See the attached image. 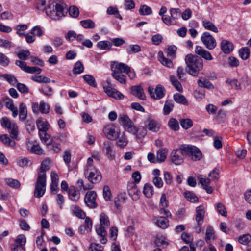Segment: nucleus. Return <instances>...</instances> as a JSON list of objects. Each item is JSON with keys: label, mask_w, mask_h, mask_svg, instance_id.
Returning a JSON list of instances; mask_svg holds the SVG:
<instances>
[{"label": "nucleus", "mask_w": 251, "mask_h": 251, "mask_svg": "<svg viewBox=\"0 0 251 251\" xmlns=\"http://www.w3.org/2000/svg\"><path fill=\"white\" fill-rule=\"evenodd\" d=\"M0 141L5 145L14 147L16 143L15 141L10 139L9 136L6 134H3L0 136Z\"/></svg>", "instance_id": "ea45409f"}, {"label": "nucleus", "mask_w": 251, "mask_h": 251, "mask_svg": "<svg viewBox=\"0 0 251 251\" xmlns=\"http://www.w3.org/2000/svg\"><path fill=\"white\" fill-rule=\"evenodd\" d=\"M139 13L142 15H150L152 13V10L150 7L146 5H144L140 7L139 9Z\"/></svg>", "instance_id": "0e129e2a"}, {"label": "nucleus", "mask_w": 251, "mask_h": 251, "mask_svg": "<svg viewBox=\"0 0 251 251\" xmlns=\"http://www.w3.org/2000/svg\"><path fill=\"white\" fill-rule=\"evenodd\" d=\"M104 149L105 151V153L107 157L109 160H114L115 159V152L112 150L111 143L107 142L104 143Z\"/></svg>", "instance_id": "bb28decb"}, {"label": "nucleus", "mask_w": 251, "mask_h": 251, "mask_svg": "<svg viewBox=\"0 0 251 251\" xmlns=\"http://www.w3.org/2000/svg\"><path fill=\"white\" fill-rule=\"evenodd\" d=\"M184 152L181 150V146L179 148L173 150L171 153L170 159L172 163L176 165L182 164L184 161Z\"/></svg>", "instance_id": "0eeeda50"}, {"label": "nucleus", "mask_w": 251, "mask_h": 251, "mask_svg": "<svg viewBox=\"0 0 251 251\" xmlns=\"http://www.w3.org/2000/svg\"><path fill=\"white\" fill-rule=\"evenodd\" d=\"M180 124L183 128L187 129L192 126L193 121L189 118L182 119L180 120Z\"/></svg>", "instance_id": "c03bdc74"}, {"label": "nucleus", "mask_w": 251, "mask_h": 251, "mask_svg": "<svg viewBox=\"0 0 251 251\" xmlns=\"http://www.w3.org/2000/svg\"><path fill=\"white\" fill-rule=\"evenodd\" d=\"M202 25L207 30H210L215 33L218 32V28L211 22L203 21Z\"/></svg>", "instance_id": "4c0bfd02"}, {"label": "nucleus", "mask_w": 251, "mask_h": 251, "mask_svg": "<svg viewBox=\"0 0 251 251\" xmlns=\"http://www.w3.org/2000/svg\"><path fill=\"white\" fill-rule=\"evenodd\" d=\"M111 192L110 188L107 185H105L103 188V196L104 200L109 201L111 200Z\"/></svg>", "instance_id": "4d7b16f0"}, {"label": "nucleus", "mask_w": 251, "mask_h": 251, "mask_svg": "<svg viewBox=\"0 0 251 251\" xmlns=\"http://www.w3.org/2000/svg\"><path fill=\"white\" fill-rule=\"evenodd\" d=\"M107 13L109 15H114L116 18H119L120 20L122 19V17L121 16L119 11L116 7L112 6L109 7L107 9Z\"/></svg>", "instance_id": "6e6d98bb"}, {"label": "nucleus", "mask_w": 251, "mask_h": 251, "mask_svg": "<svg viewBox=\"0 0 251 251\" xmlns=\"http://www.w3.org/2000/svg\"><path fill=\"white\" fill-rule=\"evenodd\" d=\"M56 11L55 16L51 14L50 17L55 20H59L61 17L64 16V8L63 6L59 3H56L55 7Z\"/></svg>", "instance_id": "b1692460"}, {"label": "nucleus", "mask_w": 251, "mask_h": 251, "mask_svg": "<svg viewBox=\"0 0 251 251\" xmlns=\"http://www.w3.org/2000/svg\"><path fill=\"white\" fill-rule=\"evenodd\" d=\"M195 52L200 57H201L206 60L210 61L213 59L211 53L201 46H196L195 49Z\"/></svg>", "instance_id": "ddd939ff"}, {"label": "nucleus", "mask_w": 251, "mask_h": 251, "mask_svg": "<svg viewBox=\"0 0 251 251\" xmlns=\"http://www.w3.org/2000/svg\"><path fill=\"white\" fill-rule=\"evenodd\" d=\"M126 50L128 54L136 53L141 50V47L138 45H130L126 49Z\"/></svg>", "instance_id": "de8ad7c7"}, {"label": "nucleus", "mask_w": 251, "mask_h": 251, "mask_svg": "<svg viewBox=\"0 0 251 251\" xmlns=\"http://www.w3.org/2000/svg\"><path fill=\"white\" fill-rule=\"evenodd\" d=\"M112 77L121 84L126 83V77L122 73L130 72V67L126 64L118 62H113L111 65Z\"/></svg>", "instance_id": "f03ea898"}, {"label": "nucleus", "mask_w": 251, "mask_h": 251, "mask_svg": "<svg viewBox=\"0 0 251 251\" xmlns=\"http://www.w3.org/2000/svg\"><path fill=\"white\" fill-rule=\"evenodd\" d=\"M148 91L151 97L153 99L159 100L164 97L165 94V90L164 87L161 85H157L154 89L151 86L148 88Z\"/></svg>", "instance_id": "9b49d317"}, {"label": "nucleus", "mask_w": 251, "mask_h": 251, "mask_svg": "<svg viewBox=\"0 0 251 251\" xmlns=\"http://www.w3.org/2000/svg\"><path fill=\"white\" fill-rule=\"evenodd\" d=\"M185 197L187 200L191 202H196L198 201V197L195 195L194 193L191 192H186L184 193Z\"/></svg>", "instance_id": "052dcab7"}, {"label": "nucleus", "mask_w": 251, "mask_h": 251, "mask_svg": "<svg viewBox=\"0 0 251 251\" xmlns=\"http://www.w3.org/2000/svg\"><path fill=\"white\" fill-rule=\"evenodd\" d=\"M27 116V108L24 103H20L19 105V119L21 121H24Z\"/></svg>", "instance_id": "7c9ffc66"}, {"label": "nucleus", "mask_w": 251, "mask_h": 251, "mask_svg": "<svg viewBox=\"0 0 251 251\" xmlns=\"http://www.w3.org/2000/svg\"><path fill=\"white\" fill-rule=\"evenodd\" d=\"M170 81L176 90L179 92H182L183 88L181 83L178 81L175 76L171 75L170 77Z\"/></svg>", "instance_id": "e433bc0d"}, {"label": "nucleus", "mask_w": 251, "mask_h": 251, "mask_svg": "<svg viewBox=\"0 0 251 251\" xmlns=\"http://www.w3.org/2000/svg\"><path fill=\"white\" fill-rule=\"evenodd\" d=\"M104 247L98 243H92L89 247L90 251H103Z\"/></svg>", "instance_id": "774afa93"}, {"label": "nucleus", "mask_w": 251, "mask_h": 251, "mask_svg": "<svg viewBox=\"0 0 251 251\" xmlns=\"http://www.w3.org/2000/svg\"><path fill=\"white\" fill-rule=\"evenodd\" d=\"M156 225L163 229L167 228L169 226V220L166 218L158 216L154 218Z\"/></svg>", "instance_id": "5701e85b"}, {"label": "nucleus", "mask_w": 251, "mask_h": 251, "mask_svg": "<svg viewBox=\"0 0 251 251\" xmlns=\"http://www.w3.org/2000/svg\"><path fill=\"white\" fill-rule=\"evenodd\" d=\"M69 198L74 202H77L80 198V194L76 193V189L74 186H70L69 189Z\"/></svg>", "instance_id": "cd10ccee"}, {"label": "nucleus", "mask_w": 251, "mask_h": 251, "mask_svg": "<svg viewBox=\"0 0 251 251\" xmlns=\"http://www.w3.org/2000/svg\"><path fill=\"white\" fill-rule=\"evenodd\" d=\"M72 211L74 215L81 219L84 218L86 216L85 212L76 205L72 206Z\"/></svg>", "instance_id": "58836bf2"}, {"label": "nucleus", "mask_w": 251, "mask_h": 251, "mask_svg": "<svg viewBox=\"0 0 251 251\" xmlns=\"http://www.w3.org/2000/svg\"><path fill=\"white\" fill-rule=\"evenodd\" d=\"M146 126L147 129L153 132L157 131L159 128V126L156 122L152 119L148 120V124L146 125Z\"/></svg>", "instance_id": "473e14b6"}, {"label": "nucleus", "mask_w": 251, "mask_h": 251, "mask_svg": "<svg viewBox=\"0 0 251 251\" xmlns=\"http://www.w3.org/2000/svg\"><path fill=\"white\" fill-rule=\"evenodd\" d=\"M201 40L205 47L209 50H212L217 46L215 39L208 32L202 34L201 36Z\"/></svg>", "instance_id": "9d476101"}, {"label": "nucleus", "mask_w": 251, "mask_h": 251, "mask_svg": "<svg viewBox=\"0 0 251 251\" xmlns=\"http://www.w3.org/2000/svg\"><path fill=\"white\" fill-rule=\"evenodd\" d=\"M41 93L45 96H50L53 93V90L51 87L47 85H43L40 89Z\"/></svg>", "instance_id": "3c124183"}, {"label": "nucleus", "mask_w": 251, "mask_h": 251, "mask_svg": "<svg viewBox=\"0 0 251 251\" xmlns=\"http://www.w3.org/2000/svg\"><path fill=\"white\" fill-rule=\"evenodd\" d=\"M84 69L82 62L78 61L75 64L73 71L74 74H80L83 72Z\"/></svg>", "instance_id": "79ce46f5"}, {"label": "nucleus", "mask_w": 251, "mask_h": 251, "mask_svg": "<svg viewBox=\"0 0 251 251\" xmlns=\"http://www.w3.org/2000/svg\"><path fill=\"white\" fill-rule=\"evenodd\" d=\"M216 208L218 213L224 217L227 216V211L226 207L221 203H218L216 205Z\"/></svg>", "instance_id": "bf43d9fd"}, {"label": "nucleus", "mask_w": 251, "mask_h": 251, "mask_svg": "<svg viewBox=\"0 0 251 251\" xmlns=\"http://www.w3.org/2000/svg\"><path fill=\"white\" fill-rule=\"evenodd\" d=\"M84 175L92 184H96L101 180L102 176L100 172L97 168L91 170H85Z\"/></svg>", "instance_id": "1a4fd4ad"}, {"label": "nucleus", "mask_w": 251, "mask_h": 251, "mask_svg": "<svg viewBox=\"0 0 251 251\" xmlns=\"http://www.w3.org/2000/svg\"><path fill=\"white\" fill-rule=\"evenodd\" d=\"M215 238V231L213 227L208 225L206 229L205 241L208 244H211Z\"/></svg>", "instance_id": "412c9836"}, {"label": "nucleus", "mask_w": 251, "mask_h": 251, "mask_svg": "<svg viewBox=\"0 0 251 251\" xmlns=\"http://www.w3.org/2000/svg\"><path fill=\"white\" fill-rule=\"evenodd\" d=\"M159 61L161 62V63L167 67L168 68H173V63L172 61L168 58H167L163 56L162 52H159Z\"/></svg>", "instance_id": "72a5a7b5"}, {"label": "nucleus", "mask_w": 251, "mask_h": 251, "mask_svg": "<svg viewBox=\"0 0 251 251\" xmlns=\"http://www.w3.org/2000/svg\"><path fill=\"white\" fill-rule=\"evenodd\" d=\"M50 161L49 159H45L42 161L41 164L40 171L38 175H44L45 178H46V172L50 169Z\"/></svg>", "instance_id": "c756f323"}, {"label": "nucleus", "mask_w": 251, "mask_h": 251, "mask_svg": "<svg viewBox=\"0 0 251 251\" xmlns=\"http://www.w3.org/2000/svg\"><path fill=\"white\" fill-rule=\"evenodd\" d=\"M155 243L158 248L162 247V248H165L168 245V243L166 241L165 237L161 236L157 237L155 240Z\"/></svg>", "instance_id": "49530a36"}, {"label": "nucleus", "mask_w": 251, "mask_h": 251, "mask_svg": "<svg viewBox=\"0 0 251 251\" xmlns=\"http://www.w3.org/2000/svg\"><path fill=\"white\" fill-rule=\"evenodd\" d=\"M169 126L173 130L177 131L179 128V123L175 118H171L168 122Z\"/></svg>", "instance_id": "864d4df0"}, {"label": "nucleus", "mask_w": 251, "mask_h": 251, "mask_svg": "<svg viewBox=\"0 0 251 251\" xmlns=\"http://www.w3.org/2000/svg\"><path fill=\"white\" fill-rule=\"evenodd\" d=\"M46 178L44 175H38L37 181L35 184L34 195L36 198L42 197L46 191Z\"/></svg>", "instance_id": "39448f33"}, {"label": "nucleus", "mask_w": 251, "mask_h": 251, "mask_svg": "<svg viewBox=\"0 0 251 251\" xmlns=\"http://www.w3.org/2000/svg\"><path fill=\"white\" fill-rule=\"evenodd\" d=\"M105 228L106 227L104 226L99 225L96 228L97 234L101 238L100 241L102 244H105L107 242V240L106 238L107 233L105 230Z\"/></svg>", "instance_id": "6ab92c4d"}, {"label": "nucleus", "mask_w": 251, "mask_h": 251, "mask_svg": "<svg viewBox=\"0 0 251 251\" xmlns=\"http://www.w3.org/2000/svg\"><path fill=\"white\" fill-rule=\"evenodd\" d=\"M239 54L242 59L246 60L249 58L250 50L248 48H243L239 50Z\"/></svg>", "instance_id": "13d9d810"}, {"label": "nucleus", "mask_w": 251, "mask_h": 251, "mask_svg": "<svg viewBox=\"0 0 251 251\" xmlns=\"http://www.w3.org/2000/svg\"><path fill=\"white\" fill-rule=\"evenodd\" d=\"M143 193L147 198H151L154 193L153 187L150 184H146L144 187Z\"/></svg>", "instance_id": "2f4dec72"}, {"label": "nucleus", "mask_w": 251, "mask_h": 251, "mask_svg": "<svg viewBox=\"0 0 251 251\" xmlns=\"http://www.w3.org/2000/svg\"><path fill=\"white\" fill-rule=\"evenodd\" d=\"M205 213V208L201 205L196 208L195 219L198 225H201L203 223V219Z\"/></svg>", "instance_id": "2eb2a0df"}, {"label": "nucleus", "mask_w": 251, "mask_h": 251, "mask_svg": "<svg viewBox=\"0 0 251 251\" xmlns=\"http://www.w3.org/2000/svg\"><path fill=\"white\" fill-rule=\"evenodd\" d=\"M103 89L108 96L116 99L121 100L124 97L121 92L113 87L112 84L109 79L106 80V85L103 86Z\"/></svg>", "instance_id": "6e6552de"}, {"label": "nucleus", "mask_w": 251, "mask_h": 251, "mask_svg": "<svg viewBox=\"0 0 251 251\" xmlns=\"http://www.w3.org/2000/svg\"><path fill=\"white\" fill-rule=\"evenodd\" d=\"M81 25L84 28H93L95 26V23L90 19L84 20L80 22Z\"/></svg>", "instance_id": "a19ab883"}, {"label": "nucleus", "mask_w": 251, "mask_h": 251, "mask_svg": "<svg viewBox=\"0 0 251 251\" xmlns=\"http://www.w3.org/2000/svg\"><path fill=\"white\" fill-rule=\"evenodd\" d=\"M5 181L7 185L13 188H18L20 186V183L16 179L6 178Z\"/></svg>", "instance_id": "a18cd8bd"}, {"label": "nucleus", "mask_w": 251, "mask_h": 251, "mask_svg": "<svg viewBox=\"0 0 251 251\" xmlns=\"http://www.w3.org/2000/svg\"><path fill=\"white\" fill-rule=\"evenodd\" d=\"M1 125L2 127L7 128L13 139H16L18 135V127L17 125L6 117H3L0 120Z\"/></svg>", "instance_id": "20e7f679"}, {"label": "nucleus", "mask_w": 251, "mask_h": 251, "mask_svg": "<svg viewBox=\"0 0 251 251\" xmlns=\"http://www.w3.org/2000/svg\"><path fill=\"white\" fill-rule=\"evenodd\" d=\"M27 149L31 153H35L38 155L44 154V150L40 147V146L31 141H28L26 142Z\"/></svg>", "instance_id": "dca6fc26"}, {"label": "nucleus", "mask_w": 251, "mask_h": 251, "mask_svg": "<svg viewBox=\"0 0 251 251\" xmlns=\"http://www.w3.org/2000/svg\"><path fill=\"white\" fill-rule=\"evenodd\" d=\"M251 240V236L248 234L243 235L238 238L239 242L243 245H247Z\"/></svg>", "instance_id": "69168bd1"}, {"label": "nucleus", "mask_w": 251, "mask_h": 251, "mask_svg": "<svg viewBox=\"0 0 251 251\" xmlns=\"http://www.w3.org/2000/svg\"><path fill=\"white\" fill-rule=\"evenodd\" d=\"M37 126L40 132H46L50 127V125L48 122L42 118H39L36 121Z\"/></svg>", "instance_id": "393cba45"}, {"label": "nucleus", "mask_w": 251, "mask_h": 251, "mask_svg": "<svg viewBox=\"0 0 251 251\" xmlns=\"http://www.w3.org/2000/svg\"><path fill=\"white\" fill-rule=\"evenodd\" d=\"M49 105L43 101L40 102L39 104V111L43 114H47L49 112Z\"/></svg>", "instance_id": "338daca9"}, {"label": "nucleus", "mask_w": 251, "mask_h": 251, "mask_svg": "<svg viewBox=\"0 0 251 251\" xmlns=\"http://www.w3.org/2000/svg\"><path fill=\"white\" fill-rule=\"evenodd\" d=\"M39 135L40 139L43 143H44L47 146L51 145L52 140L50 139V135L48 134H47V131L40 132L39 133Z\"/></svg>", "instance_id": "f704fd0d"}, {"label": "nucleus", "mask_w": 251, "mask_h": 251, "mask_svg": "<svg viewBox=\"0 0 251 251\" xmlns=\"http://www.w3.org/2000/svg\"><path fill=\"white\" fill-rule=\"evenodd\" d=\"M28 28V25L26 24L19 25L16 27L17 30V34L19 36H24L25 34L23 32L24 31L26 30Z\"/></svg>", "instance_id": "680f3d73"}, {"label": "nucleus", "mask_w": 251, "mask_h": 251, "mask_svg": "<svg viewBox=\"0 0 251 251\" xmlns=\"http://www.w3.org/2000/svg\"><path fill=\"white\" fill-rule=\"evenodd\" d=\"M205 91L203 88L198 87L194 92V95L196 99H202L205 97Z\"/></svg>", "instance_id": "5fc2aeb1"}, {"label": "nucleus", "mask_w": 251, "mask_h": 251, "mask_svg": "<svg viewBox=\"0 0 251 251\" xmlns=\"http://www.w3.org/2000/svg\"><path fill=\"white\" fill-rule=\"evenodd\" d=\"M100 226H104L105 227H108L110 226V222L109 220L108 217L105 214H101L100 215Z\"/></svg>", "instance_id": "09e8293b"}, {"label": "nucleus", "mask_w": 251, "mask_h": 251, "mask_svg": "<svg viewBox=\"0 0 251 251\" xmlns=\"http://www.w3.org/2000/svg\"><path fill=\"white\" fill-rule=\"evenodd\" d=\"M119 121L123 125L126 130L134 125L130 118L126 115H121L119 119Z\"/></svg>", "instance_id": "aec40b11"}, {"label": "nucleus", "mask_w": 251, "mask_h": 251, "mask_svg": "<svg viewBox=\"0 0 251 251\" xmlns=\"http://www.w3.org/2000/svg\"><path fill=\"white\" fill-rule=\"evenodd\" d=\"M173 98L174 100L178 103L184 105H187L188 104V101L185 97L179 93H176L173 96Z\"/></svg>", "instance_id": "c9c22d12"}, {"label": "nucleus", "mask_w": 251, "mask_h": 251, "mask_svg": "<svg viewBox=\"0 0 251 251\" xmlns=\"http://www.w3.org/2000/svg\"><path fill=\"white\" fill-rule=\"evenodd\" d=\"M103 132L105 136L111 140H113L116 138L117 132L115 131V126L113 124L106 125L103 128Z\"/></svg>", "instance_id": "4468645a"}, {"label": "nucleus", "mask_w": 251, "mask_h": 251, "mask_svg": "<svg viewBox=\"0 0 251 251\" xmlns=\"http://www.w3.org/2000/svg\"><path fill=\"white\" fill-rule=\"evenodd\" d=\"M187 72L193 76L198 75L199 72L203 69V61L198 55L188 54L185 58Z\"/></svg>", "instance_id": "f257e3e1"}, {"label": "nucleus", "mask_w": 251, "mask_h": 251, "mask_svg": "<svg viewBox=\"0 0 251 251\" xmlns=\"http://www.w3.org/2000/svg\"><path fill=\"white\" fill-rule=\"evenodd\" d=\"M168 150L166 148L161 149L157 151V162L161 163L164 162L167 157Z\"/></svg>", "instance_id": "c85d7f7f"}, {"label": "nucleus", "mask_w": 251, "mask_h": 251, "mask_svg": "<svg viewBox=\"0 0 251 251\" xmlns=\"http://www.w3.org/2000/svg\"><path fill=\"white\" fill-rule=\"evenodd\" d=\"M97 46L100 50H108L111 48L112 44L108 41H101L97 43Z\"/></svg>", "instance_id": "8fccbe9b"}, {"label": "nucleus", "mask_w": 251, "mask_h": 251, "mask_svg": "<svg viewBox=\"0 0 251 251\" xmlns=\"http://www.w3.org/2000/svg\"><path fill=\"white\" fill-rule=\"evenodd\" d=\"M170 16H163L162 20L167 25H175L176 24V20L179 18L181 15V10L179 8H171L169 10Z\"/></svg>", "instance_id": "423d86ee"}, {"label": "nucleus", "mask_w": 251, "mask_h": 251, "mask_svg": "<svg viewBox=\"0 0 251 251\" xmlns=\"http://www.w3.org/2000/svg\"><path fill=\"white\" fill-rule=\"evenodd\" d=\"M30 55V52L28 50H22L18 53V58L21 60H25L29 58Z\"/></svg>", "instance_id": "e2e57ef3"}, {"label": "nucleus", "mask_w": 251, "mask_h": 251, "mask_svg": "<svg viewBox=\"0 0 251 251\" xmlns=\"http://www.w3.org/2000/svg\"><path fill=\"white\" fill-rule=\"evenodd\" d=\"M199 87L205 88L210 90L214 89V86L205 78L201 77L197 81Z\"/></svg>", "instance_id": "4be33fe9"}, {"label": "nucleus", "mask_w": 251, "mask_h": 251, "mask_svg": "<svg viewBox=\"0 0 251 251\" xmlns=\"http://www.w3.org/2000/svg\"><path fill=\"white\" fill-rule=\"evenodd\" d=\"M174 107V104L171 101L167 100L163 107V113L164 115L169 114L172 110Z\"/></svg>", "instance_id": "603ef678"}, {"label": "nucleus", "mask_w": 251, "mask_h": 251, "mask_svg": "<svg viewBox=\"0 0 251 251\" xmlns=\"http://www.w3.org/2000/svg\"><path fill=\"white\" fill-rule=\"evenodd\" d=\"M131 92L133 95L137 98L145 100L146 96L143 91V89L140 85H135L132 86L131 88Z\"/></svg>", "instance_id": "f3484780"}, {"label": "nucleus", "mask_w": 251, "mask_h": 251, "mask_svg": "<svg viewBox=\"0 0 251 251\" xmlns=\"http://www.w3.org/2000/svg\"><path fill=\"white\" fill-rule=\"evenodd\" d=\"M220 47L222 51L225 54H229L233 50V44L230 41L223 39L220 43Z\"/></svg>", "instance_id": "a211bd4d"}, {"label": "nucleus", "mask_w": 251, "mask_h": 251, "mask_svg": "<svg viewBox=\"0 0 251 251\" xmlns=\"http://www.w3.org/2000/svg\"><path fill=\"white\" fill-rule=\"evenodd\" d=\"M85 81L89 85L96 87L97 86L95 78L91 75H85L83 76Z\"/></svg>", "instance_id": "37998d69"}, {"label": "nucleus", "mask_w": 251, "mask_h": 251, "mask_svg": "<svg viewBox=\"0 0 251 251\" xmlns=\"http://www.w3.org/2000/svg\"><path fill=\"white\" fill-rule=\"evenodd\" d=\"M97 194L94 191L88 192L84 198V201L86 204L91 208H94L97 206L96 202Z\"/></svg>", "instance_id": "f8f14e48"}, {"label": "nucleus", "mask_w": 251, "mask_h": 251, "mask_svg": "<svg viewBox=\"0 0 251 251\" xmlns=\"http://www.w3.org/2000/svg\"><path fill=\"white\" fill-rule=\"evenodd\" d=\"M117 134L116 138L117 139V145L121 148L126 147L128 144V140L125 134L124 133L121 134L117 132Z\"/></svg>", "instance_id": "a878e982"}, {"label": "nucleus", "mask_w": 251, "mask_h": 251, "mask_svg": "<svg viewBox=\"0 0 251 251\" xmlns=\"http://www.w3.org/2000/svg\"><path fill=\"white\" fill-rule=\"evenodd\" d=\"M181 150L184 151L185 155L189 156L194 161L200 160L202 157L201 151L195 146L181 145Z\"/></svg>", "instance_id": "7ed1b4c3"}]
</instances>
